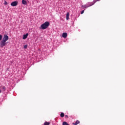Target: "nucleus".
I'll list each match as a JSON object with an SVG mask.
<instances>
[{"label": "nucleus", "instance_id": "obj_1", "mask_svg": "<svg viewBox=\"0 0 125 125\" xmlns=\"http://www.w3.org/2000/svg\"><path fill=\"white\" fill-rule=\"evenodd\" d=\"M49 26V22L46 21L44 23L41 25V27L42 30H45L47 27Z\"/></svg>", "mask_w": 125, "mask_h": 125}, {"label": "nucleus", "instance_id": "obj_2", "mask_svg": "<svg viewBox=\"0 0 125 125\" xmlns=\"http://www.w3.org/2000/svg\"><path fill=\"white\" fill-rule=\"evenodd\" d=\"M95 2H96V1H94L92 3H89L88 4H86V5H83L82 7H83V8H87V7L92 6V5H93Z\"/></svg>", "mask_w": 125, "mask_h": 125}, {"label": "nucleus", "instance_id": "obj_3", "mask_svg": "<svg viewBox=\"0 0 125 125\" xmlns=\"http://www.w3.org/2000/svg\"><path fill=\"white\" fill-rule=\"evenodd\" d=\"M5 45H6V42L3 40L1 41L0 42V47H3V46H5Z\"/></svg>", "mask_w": 125, "mask_h": 125}, {"label": "nucleus", "instance_id": "obj_4", "mask_svg": "<svg viewBox=\"0 0 125 125\" xmlns=\"http://www.w3.org/2000/svg\"><path fill=\"white\" fill-rule=\"evenodd\" d=\"M8 36L6 35H4V37L3 38V40L2 41H4V42H7V41H8Z\"/></svg>", "mask_w": 125, "mask_h": 125}, {"label": "nucleus", "instance_id": "obj_5", "mask_svg": "<svg viewBox=\"0 0 125 125\" xmlns=\"http://www.w3.org/2000/svg\"><path fill=\"white\" fill-rule=\"evenodd\" d=\"M18 4V2L17 1H13L11 3V6H16Z\"/></svg>", "mask_w": 125, "mask_h": 125}, {"label": "nucleus", "instance_id": "obj_6", "mask_svg": "<svg viewBox=\"0 0 125 125\" xmlns=\"http://www.w3.org/2000/svg\"><path fill=\"white\" fill-rule=\"evenodd\" d=\"M62 37L64 38V39H66V38H67V33H63Z\"/></svg>", "mask_w": 125, "mask_h": 125}, {"label": "nucleus", "instance_id": "obj_7", "mask_svg": "<svg viewBox=\"0 0 125 125\" xmlns=\"http://www.w3.org/2000/svg\"><path fill=\"white\" fill-rule=\"evenodd\" d=\"M28 33H27L26 34H24L23 35V37L22 38L23 40H26V39H27V38H28Z\"/></svg>", "mask_w": 125, "mask_h": 125}, {"label": "nucleus", "instance_id": "obj_8", "mask_svg": "<svg viewBox=\"0 0 125 125\" xmlns=\"http://www.w3.org/2000/svg\"><path fill=\"white\" fill-rule=\"evenodd\" d=\"M70 16V13L67 12L66 14V20H69V17Z\"/></svg>", "mask_w": 125, "mask_h": 125}, {"label": "nucleus", "instance_id": "obj_9", "mask_svg": "<svg viewBox=\"0 0 125 125\" xmlns=\"http://www.w3.org/2000/svg\"><path fill=\"white\" fill-rule=\"evenodd\" d=\"M22 4L26 5V4H27V1L25 0H22Z\"/></svg>", "mask_w": 125, "mask_h": 125}, {"label": "nucleus", "instance_id": "obj_10", "mask_svg": "<svg viewBox=\"0 0 125 125\" xmlns=\"http://www.w3.org/2000/svg\"><path fill=\"white\" fill-rule=\"evenodd\" d=\"M79 124H80V121L77 120V121L75 122V123H73V125H79Z\"/></svg>", "mask_w": 125, "mask_h": 125}, {"label": "nucleus", "instance_id": "obj_11", "mask_svg": "<svg viewBox=\"0 0 125 125\" xmlns=\"http://www.w3.org/2000/svg\"><path fill=\"white\" fill-rule=\"evenodd\" d=\"M60 116L62 118H63L64 117V116H65V115L64 114V113L62 112V113H61Z\"/></svg>", "mask_w": 125, "mask_h": 125}, {"label": "nucleus", "instance_id": "obj_12", "mask_svg": "<svg viewBox=\"0 0 125 125\" xmlns=\"http://www.w3.org/2000/svg\"><path fill=\"white\" fill-rule=\"evenodd\" d=\"M50 125V123L47 122H46L44 123V125Z\"/></svg>", "mask_w": 125, "mask_h": 125}, {"label": "nucleus", "instance_id": "obj_13", "mask_svg": "<svg viewBox=\"0 0 125 125\" xmlns=\"http://www.w3.org/2000/svg\"><path fill=\"white\" fill-rule=\"evenodd\" d=\"M68 125V123L66 122H63L62 123V125Z\"/></svg>", "mask_w": 125, "mask_h": 125}, {"label": "nucleus", "instance_id": "obj_14", "mask_svg": "<svg viewBox=\"0 0 125 125\" xmlns=\"http://www.w3.org/2000/svg\"><path fill=\"white\" fill-rule=\"evenodd\" d=\"M24 48L25 49H26V48H27L28 47V45H24V46H23Z\"/></svg>", "mask_w": 125, "mask_h": 125}, {"label": "nucleus", "instance_id": "obj_15", "mask_svg": "<svg viewBox=\"0 0 125 125\" xmlns=\"http://www.w3.org/2000/svg\"><path fill=\"white\" fill-rule=\"evenodd\" d=\"M2 40V35H0V41H1Z\"/></svg>", "mask_w": 125, "mask_h": 125}, {"label": "nucleus", "instance_id": "obj_16", "mask_svg": "<svg viewBox=\"0 0 125 125\" xmlns=\"http://www.w3.org/2000/svg\"><path fill=\"white\" fill-rule=\"evenodd\" d=\"M4 4H5V5H7V2H6V1H5Z\"/></svg>", "mask_w": 125, "mask_h": 125}, {"label": "nucleus", "instance_id": "obj_17", "mask_svg": "<svg viewBox=\"0 0 125 125\" xmlns=\"http://www.w3.org/2000/svg\"><path fill=\"white\" fill-rule=\"evenodd\" d=\"M2 89H3V90H5V86H3Z\"/></svg>", "mask_w": 125, "mask_h": 125}, {"label": "nucleus", "instance_id": "obj_18", "mask_svg": "<svg viewBox=\"0 0 125 125\" xmlns=\"http://www.w3.org/2000/svg\"><path fill=\"white\" fill-rule=\"evenodd\" d=\"M65 117L66 119H68V118H69V116H68V115H65Z\"/></svg>", "mask_w": 125, "mask_h": 125}, {"label": "nucleus", "instance_id": "obj_19", "mask_svg": "<svg viewBox=\"0 0 125 125\" xmlns=\"http://www.w3.org/2000/svg\"><path fill=\"white\" fill-rule=\"evenodd\" d=\"M84 12V10L82 11L81 12V14H83Z\"/></svg>", "mask_w": 125, "mask_h": 125}, {"label": "nucleus", "instance_id": "obj_20", "mask_svg": "<svg viewBox=\"0 0 125 125\" xmlns=\"http://www.w3.org/2000/svg\"><path fill=\"white\" fill-rule=\"evenodd\" d=\"M0 93H1V90L0 89Z\"/></svg>", "mask_w": 125, "mask_h": 125}]
</instances>
